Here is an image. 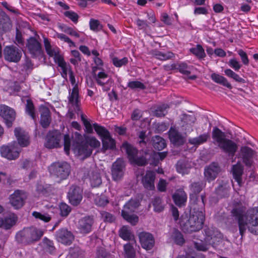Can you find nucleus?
<instances>
[{
	"mask_svg": "<svg viewBox=\"0 0 258 258\" xmlns=\"http://www.w3.org/2000/svg\"><path fill=\"white\" fill-rule=\"evenodd\" d=\"M206 196L202 195L196 197L191 200L194 205L191 208L189 216L182 215L180 225L182 230L187 233L198 231L203 228L205 221V211Z\"/></svg>",
	"mask_w": 258,
	"mask_h": 258,
	"instance_id": "obj_1",
	"label": "nucleus"
},
{
	"mask_svg": "<svg viewBox=\"0 0 258 258\" xmlns=\"http://www.w3.org/2000/svg\"><path fill=\"white\" fill-rule=\"evenodd\" d=\"M231 214L237 221L240 234L242 236L246 229L251 234L258 235V207L245 212L240 208H234Z\"/></svg>",
	"mask_w": 258,
	"mask_h": 258,
	"instance_id": "obj_2",
	"label": "nucleus"
},
{
	"mask_svg": "<svg viewBox=\"0 0 258 258\" xmlns=\"http://www.w3.org/2000/svg\"><path fill=\"white\" fill-rule=\"evenodd\" d=\"M213 143L229 156H234L238 149L237 145L232 140L227 139L226 134L217 127H214L212 133Z\"/></svg>",
	"mask_w": 258,
	"mask_h": 258,
	"instance_id": "obj_3",
	"label": "nucleus"
},
{
	"mask_svg": "<svg viewBox=\"0 0 258 258\" xmlns=\"http://www.w3.org/2000/svg\"><path fill=\"white\" fill-rule=\"evenodd\" d=\"M43 235L42 230L35 227L23 229L16 235L17 242L27 245L38 241Z\"/></svg>",
	"mask_w": 258,
	"mask_h": 258,
	"instance_id": "obj_4",
	"label": "nucleus"
},
{
	"mask_svg": "<svg viewBox=\"0 0 258 258\" xmlns=\"http://www.w3.org/2000/svg\"><path fill=\"white\" fill-rule=\"evenodd\" d=\"M140 205V202L137 199H131L123 207L121 210V216L124 220L135 226L139 222V217L134 214L135 211Z\"/></svg>",
	"mask_w": 258,
	"mask_h": 258,
	"instance_id": "obj_5",
	"label": "nucleus"
},
{
	"mask_svg": "<svg viewBox=\"0 0 258 258\" xmlns=\"http://www.w3.org/2000/svg\"><path fill=\"white\" fill-rule=\"evenodd\" d=\"M96 133L101 137L104 150L113 149L115 147V142L110 136L109 131L104 127L96 123L93 124Z\"/></svg>",
	"mask_w": 258,
	"mask_h": 258,
	"instance_id": "obj_6",
	"label": "nucleus"
},
{
	"mask_svg": "<svg viewBox=\"0 0 258 258\" xmlns=\"http://www.w3.org/2000/svg\"><path fill=\"white\" fill-rule=\"evenodd\" d=\"M49 170L52 174L61 180L69 176L71 172V166L66 162H55L50 165Z\"/></svg>",
	"mask_w": 258,
	"mask_h": 258,
	"instance_id": "obj_7",
	"label": "nucleus"
},
{
	"mask_svg": "<svg viewBox=\"0 0 258 258\" xmlns=\"http://www.w3.org/2000/svg\"><path fill=\"white\" fill-rule=\"evenodd\" d=\"M205 242L209 243L213 247H216L223 240L222 234L216 228L213 227H206L204 229Z\"/></svg>",
	"mask_w": 258,
	"mask_h": 258,
	"instance_id": "obj_8",
	"label": "nucleus"
},
{
	"mask_svg": "<svg viewBox=\"0 0 258 258\" xmlns=\"http://www.w3.org/2000/svg\"><path fill=\"white\" fill-rule=\"evenodd\" d=\"M21 151V149L18 147L16 142L11 143L7 146H3L0 148L2 156L10 160L17 159Z\"/></svg>",
	"mask_w": 258,
	"mask_h": 258,
	"instance_id": "obj_9",
	"label": "nucleus"
},
{
	"mask_svg": "<svg viewBox=\"0 0 258 258\" xmlns=\"http://www.w3.org/2000/svg\"><path fill=\"white\" fill-rule=\"evenodd\" d=\"M125 170V163L122 158H119L113 163L111 166V175L114 181L120 180Z\"/></svg>",
	"mask_w": 258,
	"mask_h": 258,
	"instance_id": "obj_10",
	"label": "nucleus"
},
{
	"mask_svg": "<svg viewBox=\"0 0 258 258\" xmlns=\"http://www.w3.org/2000/svg\"><path fill=\"white\" fill-rule=\"evenodd\" d=\"M62 138L61 133L56 130L49 131L45 138V147L53 149L60 147V142Z\"/></svg>",
	"mask_w": 258,
	"mask_h": 258,
	"instance_id": "obj_11",
	"label": "nucleus"
},
{
	"mask_svg": "<svg viewBox=\"0 0 258 258\" xmlns=\"http://www.w3.org/2000/svg\"><path fill=\"white\" fill-rule=\"evenodd\" d=\"M21 50L18 47L11 45L7 46L4 49L5 59L10 62H18L22 57Z\"/></svg>",
	"mask_w": 258,
	"mask_h": 258,
	"instance_id": "obj_12",
	"label": "nucleus"
},
{
	"mask_svg": "<svg viewBox=\"0 0 258 258\" xmlns=\"http://www.w3.org/2000/svg\"><path fill=\"white\" fill-rule=\"evenodd\" d=\"M26 46L32 57L36 58L43 54L41 43L34 37L27 40Z\"/></svg>",
	"mask_w": 258,
	"mask_h": 258,
	"instance_id": "obj_13",
	"label": "nucleus"
},
{
	"mask_svg": "<svg viewBox=\"0 0 258 258\" xmlns=\"http://www.w3.org/2000/svg\"><path fill=\"white\" fill-rule=\"evenodd\" d=\"M0 116L3 118L7 127H11L15 119L16 112L9 106L1 104L0 105Z\"/></svg>",
	"mask_w": 258,
	"mask_h": 258,
	"instance_id": "obj_14",
	"label": "nucleus"
},
{
	"mask_svg": "<svg viewBox=\"0 0 258 258\" xmlns=\"http://www.w3.org/2000/svg\"><path fill=\"white\" fill-rule=\"evenodd\" d=\"M68 198L72 205H78L82 200L83 189L78 185H72L68 191Z\"/></svg>",
	"mask_w": 258,
	"mask_h": 258,
	"instance_id": "obj_15",
	"label": "nucleus"
},
{
	"mask_svg": "<svg viewBox=\"0 0 258 258\" xmlns=\"http://www.w3.org/2000/svg\"><path fill=\"white\" fill-rule=\"evenodd\" d=\"M221 169L218 164L213 162L206 166L204 169V178L206 181L210 182L214 180L220 173Z\"/></svg>",
	"mask_w": 258,
	"mask_h": 258,
	"instance_id": "obj_16",
	"label": "nucleus"
},
{
	"mask_svg": "<svg viewBox=\"0 0 258 258\" xmlns=\"http://www.w3.org/2000/svg\"><path fill=\"white\" fill-rule=\"evenodd\" d=\"M139 238L142 247L146 249L150 250L154 246L155 239L153 235L147 232H142L139 234Z\"/></svg>",
	"mask_w": 258,
	"mask_h": 258,
	"instance_id": "obj_17",
	"label": "nucleus"
},
{
	"mask_svg": "<svg viewBox=\"0 0 258 258\" xmlns=\"http://www.w3.org/2000/svg\"><path fill=\"white\" fill-rule=\"evenodd\" d=\"M56 239L59 242L69 245L74 239L73 233L66 228H62L56 231Z\"/></svg>",
	"mask_w": 258,
	"mask_h": 258,
	"instance_id": "obj_18",
	"label": "nucleus"
},
{
	"mask_svg": "<svg viewBox=\"0 0 258 258\" xmlns=\"http://www.w3.org/2000/svg\"><path fill=\"white\" fill-rule=\"evenodd\" d=\"M25 198L26 196L22 190H17L11 195L10 203L15 209H18L23 206Z\"/></svg>",
	"mask_w": 258,
	"mask_h": 258,
	"instance_id": "obj_19",
	"label": "nucleus"
},
{
	"mask_svg": "<svg viewBox=\"0 0 258 258\" xmlns=\"http://www.w3.org/2000/svg\"><path fill=\"white\" fill-rule=\"evenodd\" d=\"M231 187L227 180H220L218 185L216 188L215 192L219 199L228 197L230 195Z\"/></svg>",
	"mask_w": 258,
	"mask_h": 258,
	"instance_id": "obj_20",
	"label": "nucleus"
},
{
	"mask_svg": "<svg viewBox=\"0 0 258 258\" xmlns=\"http://www.w3.org/2000/svg\"><path fill=\"white\" fill-rule=\"evenodd\" d=\"M155 177V172L150 170L147 171L142 179V183L144 188L149 190H154Z\"/></svg>",
	"mask_w": 258,
	"mask_h": 258,
	"instance_id": "obj_21",
	"label": "nucleus"
},
{
	"mask_svg": "<svg viewBox=\"0 0 258 258\" xmlns=\"http://www.w3.org/2000/svg\"><path fill=\"white\" fill-rule=\"evenodd\" d=\"M93 224V218L90 216H86L79 220L78 227L81 233L86 234L91 231Z\"/></svg>",
	"mask_w": 258,
	"mask_h": 258,
	"instance_id": "obj_22",
	"label": "nucleus"
},
{
	"mask_svg": "<svg viewBox=\"0 0 258 258\" xmlns=\"http://www.w3.org/2000/svg\"><path fill=\"white\" fill-rule=\"evenodd\" d=\"M14 133L17 139L18 144L21 147H25L29 145V137L27 133L19 127L15 129Z\"/></svg>",
	"mask_w": 258,
	"mask_h": 258,
	"instance_id": "obj_23",
	"label": "nucleus"
},
{
	"mask_svg": "<svg viewBox=\"0 0 258 258\" xmlns=\"http://www.w3.org/2000/svg\"><path fill=\"white\" fill-rule=\"evenodd\" d=\"M169 137L171 142L175 145H182L185 142V138L181 134L172 127L169 131Z\"/></svg>",
	"mask_w": 258,
	"mask_h": 258,
	"instance_id": "obj_24",
	"label": "nucleus"
},
{
	"mask_svg": "<svg viewBox=\"0 0 258 258\" xmlns=\"http://www.w3.org/2000/svg\"><path fill=\"white\" fill-rule=\"evenodd\" d=\"M39 111L40 112V124L43 128H47L51 122L50 111L47 107L41 106Z\"/></svg>",
	"mask_w": 258,
	"mask_h": 258,
	"instance_id": "obj_25",
	"label": "nucleus"
},
{
	"mask_svg": "<svg viewBox=\"0 0 258 258\" xmlns=\"http://www.w3.org/2000/svg\"><path fill=\"white\" fill-rule=\"evenodd\" d=\"M69 101L74 107L75 112L78 113L80 111L79 105V91L77 87H75L69 97Z\"/></svg>",
	"mask_w": 258,
	"mask_h": 258,
	"instance_id": "obj_26",
	"label": "nucleus"
},
{
	"mask_svg": "<svg viewBox=\"0 0 258 258\" xmlns=\"http://www.w3.org/2000/svg\"><path fill=\"white\" fill-rule=\"evenodd\" d=\"M240 152L244 163L246 166H250L251 164L250 159L254 155V151L248 147L244 146L241 148Z\"/></svg>",
	"mask_w": 258,
	"mask_h": 258,
	"instance_id": "obj_27",
	"label": "nucleus"
},
{
	"mask_svg": "<svg viewBox=\"0 0 258 258\" xmlns=\"http://www.w3.org/2000/svg\"><path fill=\"white\" fill-rule=\"evenodd\" d=\"M210 137V134L208 133L200 135L195 138H190L188 140V143L195 147H198L207 142Z\"/></svg>",
	"mask_w": 258,
	"mask_h": 258,
	"instance_id": "obj_28",
	"label": "nucleus"
},
{
	"mask_svg": "<svg viewBox=\"0 0 258 258\" xmlns=\"http://www.w3.org/2000/svg\"><path fill=\"white\" fill-rule=\"evenodd\" d=\"M121 149L127 155V157L131 162L138 154V150L132 145L124 142L122 144Z\"/></svg>",
	"mask_w": 258,
	"mask_h": 258,
	"instance_id": "obj_29",
	"label": "nucleus"
},
{
	"mask_svg": "<svg viewBox=\"0 0 258 258\" xmlns=\"http://www.w3.org/2000/svg\"><path fill=\"white\" fill-rule=\"evenodd\" d=\"M141 151L146 156H151V154L152 153V151L149 149H146L144 150L143 149L141 150ZM132 163L135 164L138 166H144L148 164V159L146 157L144 156H142L141 157H137L136 156L135 158L131 162Z\"/></svg>",
	"mask_w": 258,
	"mask_h": 258,
	"instance_id": "obj_30",
	"label": "nucleus"
},
{
	"mask_svg": "<svg viewBox=\"0 0 258 258\" xmlns=\"http://www.w3.org/2000/svg\"><path fill=\"white\" fill-rule=\"evenodd\" d=\"M206 184L202 181L194 182L189 186V188L190 190L195 194V196H192V197H190V202L191 204L194 205V203L192 202L191 200L194 198H195L196 197H200V196H198L197 195L199 194L202 189L205 187ZM202 195H201V196ZM205 196V195H204Z\"/></svg>",
	"mask_w": 258,
	"mask_h": 258,
	"instance_id": "obj_31",
	"label": "nucleus"
},
{
	"mask_svg": "<svg viewBox=\"0 0 258 258\" xmlns=\"http://www.w3.org/2000/svg\"><path fill=\"white\" fill-rule=\"evenodd\" d=\"M78 153L80 156H83L84 158L89 157L92 153V149L89 148L85 142H81L79 144L76 148Z\"/></svg>",
	"mask_w": 258,
	"mask_h": 258,
	"instance_id": "obj_32",
	"label": "nucleus"
},
{
	"mask_svg": "<svg viewBox=\"0 0 258 258\" xmlns=\"http://www.w3.org/2000/svg\"><path fill=\"white\" fill-rule=\"evenodd\" d=\"M172 198L174 203L179 207L184 205L187 200L186 193L181 189L177 190L173 195Z\"/></svg>",
	"mask_w": 258,
	"mask_h": 258,
	"instance_id": "obj_33",
	"label": "nucleus"
},
{
	"mask_svg": "<svg viewBox=\"0 0 258 258\" xmlns=\"http://www.w3.org/2000/svg\"><path fill=\"white\" fill-rule=\"evenodd\" d=\"M243 171V167L239 163H237L236 165L233 166L232 172L233 177L239 186H241L242 184L241 176Z\"/></svg>",
	"mask_w": 258,
	"mask_h": 258,
	"instance_id": "obj_34",
	"label": "nucleus"
},
{
	"mask_svg": "<svg viewBox=\"0 0 258 258\" xmlns=\"http://www.w3.org/2000/svg\"><path fill=\"white\" fill-rule=\"evenodd\" d=\"M12 27V22L9 17L5 13L0 14V29L7 32L9 31Z\"/></svg>",
	"mask_w": 258,
	"mask_h": 258,
	"instance_id": "obj_35",
	"label": "nucleus"
},
{
	"mask_svg": "<svg viewBox=\"0 0 258 258\" xmlns=\"http://www.w3.org/2000/svg\"><path fill=\"white\" fill-rule=\"evenodd\" d=\"M17 220V217L16 215H10L4 219L0 220V227H3L5 229H10L15 224Z\"/></svg>",
	"mask_w": 258,
	"mask_h": 258,
	"instance_id": "obj_36",
	"label": "nucleus"
},
{
	"mask_svg": "<svg viewBox=\"0 0 258 258\" xmlns=\"http://www.w3.org/2000/svg\"><path fill=\"white\" fill-rule=\"evenodd\" d=\"M151 53L156 58L161 60H166L175 57V54L171 51L161 52L157 50H152Z\"/></svg>",
	"mask_w": 258,
	"mask_h": 258,
	"instance_id": "obj_37",
	"label": "nucleus"
},
{
	"mask_svg": "<svg viewBox=\"0 0 258 258\" xmlns=\"http://www.w3.org/2000/svg\"><path fill=\"white\" fill-rule=\"evenodd\" d=\"M212 80L215 83L222 85L229 89L232 88L231 85L228 82L227 80L222 76L216 73L212 74L211 76Z\"/></svg>",
	"mask_w": 258,
	"mask_h": 258,
	"instance_id": "obj_38",
	"label": "nucleus"
},
{
	"mask_svg": "<svg viewBox=\"0 0 258 258\" xmlns=\"http://www.w3.org/2000/svg\"><path fill=\"white\" fill-rule=\"evenodd\" d=\"M153 146L158 151H161L166 146L165 140L159 136H155L152 138Z\"/></svg>",
	"mask_w": 258,
	"mask_h": 258,
	"instance_id": "obj_39",
	"label": "nucleus"
},
{
	"mask_svg": "<svg viewBox=\"0 0 258 258\" xmlns=\"http://www.w3.org/2000/svg\"><path fill=\"white\" fill-rule=\"evenodd\" d=\"M119 235L124 240L129 241L134 238V235L127 226H122L119 231Z\"/></svg>",
	"mask_w": 258,
	"mask_h": 258,
	"instance_id": "obj_40",
	"label": "nucleus"
},
{
	"mask_svg": "<svg viewBox=\"0 0 258 258\" xmlns=\"http://www.w3.org/2000/svg\"><path fill=\"white\" fill-rule=\"evenodd\" d=\"M181 119L182 122V126L183 127L187 125L192 130L191 128L196 120V118L194 114L188 115L183 114L182 115Z\"/></svg>",
	"mask_w": 258,
	"mask_h": 258,
	"instance_id": "obj_41",
	"label": "nucleus"
},
{
	"mask_svg": "<svg viewBox=\"0 0 258 258\" xmlns=\"http://www.w3.org/2000/svg\"><path fill=\"white\" fill-rule=\"evenodd\" d=\"M89 176L92 186L97 187L101 184L102 179L100 174L97 172L92 171L91 173L89 174Z\"/></svg>",
	"mask_w": 258,
	"mask_h": 258,
	"instance_id": "obj_42",
	"label": "nucleus"
},
{
	"mask_svg": "<svg viewBox=\"0 0 258 258\" xmlns=\"http://www.w3.org/2000/svg\"><path fill=\"white\" fill-rule=\"evenodd\" d=\"M169 106L166 104H163L158 106L154 111V115L156 117H163L167 113V109Z\"/></svg>",
	"mask_w": 258,
	"mask_h": 258,
	"instance_id": "obj_43",
	"label": "nucleus"
},
{
	"mask_svg": "<svg viewBox=\"0 0 258 258\" xmlns=\"http://www.w3.org/2000/svg\"><path fill=\"white\" fill-rule=\"evenodd\" d=\"M84 142L91 149L98 148L100 146V142L94 137L87 136L85 137Z\"/></svg>",
	"mask_w": 258,
	"mask_h": 258,
	"instance_id": "obj_44",
	"label": "nucleus"
},
{
	"mask_svg": "<svg viewBox=\"0 0 258 258\" xmlns=\"http://www.w3.org/2000/svg\"><path fill=\"white\" fill-rule=\"evenodd\" d=\"M189 50L199 58H203L206 56L204 49L200 44L197 45L196 47L190 48Z\"/></svg>",
	"mask_w": 258,
	"mask_h": 258,
	"instance_id": "obj_45",
	"label": "nucleus"
},
{
	"mask_svg": "<svg viewBox=\"0 0 258 258\" xmlns=\"http://www.w3.org/2000/svg\"><path fill=\"white\" fill-rule=\"evenodd\" d=\"M190 67L184 62L177 63L176 70L184 75L188 76L190 74Z\"/></svg>",
	"mask_w": 258,
	"mask_h": 258,
	"instance_id": "obj_46",
	"label": "nucleus"
},
{
	"mask_svg": "<svg viewBox=\"0 0 258 258\" xmlns=\"http://www.w3.org/2000/svg\"><path fill=\"white\" fill-rule=\"evenodd\" d=\"M172 237L174 242L178 245H182L185 242L181 233L176 229L174 230Z\"/></svg>",
	"mask_w": 258,
	"mask_h": 258,
	"instance_id": "obj_47",
	"label": "nucleus"
},
{
	"mask_svg": "<svg viewBox=\"0 0 258 258\" xmlns=\"http://www.w3.org/2000/svg\"><path fill=\"white\" fill-rule=\"evenodd\" d=\"M26 112L31 116L33 120H36V116L35 113V109L33 103L31 100H27L26 105Z\"/></svg>",
	"mask_w": 258,
	"mask_h": 258,
	"instance_id": "obj_48",
	"label": "nucleus"
},
{
	"mask_svg": "<svg viewBox=\"0 0 258 258\" xmlns=\"http://www.w3.org/2000/svg\"><path fill=\"white\" fill-rule=\"evenodd\" d=\"M126 256L127 258H134L136 256V251L130 243L125 244L123 246Z\"/></svg>",
	"mask_w": 258,
	"mask_h": 258,
	"instance_id": "obj_49",
	"label": "nucleus"
},
{
	"mask_svg": "<svg viewBox=\"0 0 258 258\" xmlns=\"http://www.w3.org/2000/svg\"><path fill=\"white\" fill-rule=\"evenodd\" d=\"M224 73L226 76L234 79L235 81L239 83H244V80L240 77L238 75L236 74L230 69H226Z\"/></svg>",
	"mask_w": 258,
	"mask_h": 258,
	"instance_id": "obj_50",
	"label": "nucleus"
},
{
	"mask_svg": "<svg viewBox=\"0 0 258 258\" xmlns=\"http://www.w3.org/2000/svg\"><path fill=\"white\" fill-rule=\"evenodd\" d=\"M152 205L154 206V210L156 212H160L164 209L162 204V200L159 197H155L153 199Z\"/></svg>",
	"mask_w": 258,
	"mask_h": 258,
	"instance_id": "obj_51",
	"label": "nucleus"
},
{
	"mask_svg": "<svg viewBox=\"0 0 258 258\" xmlns=\"http://www.w3.org/2000/svg\"><path fill=\"white\" fill-rule=\"evenodd\" d=\"M209 243L200 241V242H195L194 247L197 250L199 251H206L209 249Z\"/></svg>",
	"mask_w": 258,
	"mask_h": 258,
	"instance_id": "obj_52",
	"label": "nucleus"
},
{
	"mask_svg": "<svg viewBox=\"0 0 258 258\" xmlns=\"http://www.w3.org/2000/svg\"><path fill=\"white\" fill-rule=\"evenodd\" d=\"M43 243L45 249L49 253H52L54 250L55 247L53 245V243L52 241L50 240L48 238L45 237L43 239Z\"/></svg>",
	"mask_w": 258,
	"mask_h": 258,
	"instance_id": "obj_53",
	"label": "nucleus"
},
{
	"mask_svg": "<svg viewBox=\"0 0 258 258\" xmlns=\"http://www.w3.org/2000/svg\"><path fill=\"white\" fill-rule=\"evenodd\" d=\"M177 171L182 174L187 173L188 168L186 167V163L183 161H179L176 164Z\"/></svg>",
	"mask_w": 258,
	"mask_h": 258,
	"instance_id": "obj_54",
	"label": "nucleus"
},
{
	"mask_svg": "<svg viewBox=\"0 0 258 258\" xmlns=\"http://www.w3.org/2000/svg\"><path fill=\"white\" fill-rule=\"evenodd\" d=\"M32 215L35 218L40 219L42 221H43L45 222H49L51 219V217L48 214H43L40 212H36V211L33 212L32 213Z\"/></svg>",
	"mask_w": 258,
	"mask_h": 258,
	"instance_id": "obj_55",
	"label": "nucleus"
},
{
	"mask_svg": "<svg viewBox=\"0 0 258 258\" xmlns=\"http://www.w3.org/2000/svg\"><path fill=\"white\" fill-rule=\"evenodd\" d=\"M100 214L101 218L104 222L112 223L115 221V217L112 214L107 212L101 211Z\"/></svg>",
	"mask_w": 258,
	"mask_h": 258,
	"instance_id": "obj_56",
	"label": "nucleus"
},
{
	"mask_svg": "<svg viewBox=\"0 0 258 258\" xmlns=\"http://www.w3.org/2000/svg\"><path fill=\"white\" fill-rule=\"evenodd\" d=\"M128 62V59L127 57H123L121 59L115 57L112 58V63L116 67H121L125 66Z\"/></svg>",
	"mask_w": 258,
	"mask_h": 258,
	"instance_id": "obj_57",
	"label": "nucleus"
},
{
	"mask_svg": "<svg viewBox=\"0 0 258 258\" xmlns=\"http://www.w3.org/2000/svg\"><path fill=\"white\" fill-rule=\"evenodd\" d=\"M51 57H53L54 61L57 62L59 66H62L66 63L63 57L59 54L57 51L55 50L53 51V54L49 55Z\"/></svg>",
	"mask_w": 258,
	"mask_h": 258,
	"instance_id": "obj_58",
	"label": "nucleus"
},
{
	"mask_svg": "<svg viewBox=\"0 0 258 258\" xmlns=\"http://www.w3.org/2000/svg\"><path fill=\"white\" fill-rule=\"evenodd\" d=\"M60 214L62 217H67L71 211V208L65 203H61L59 205Z\"/></svg>",
	"mask_w": 258,
	"mask_h": 258,
	"instance_id": "obj_59",
	"label": "nucleus"
},
{
	"mask_svg": "<svg viewBox=\"0 0 258 258\" xmlns=\"http://www.w3.org/2000/svg\"><path fill=\"white\" fill-rule=\"evenodd\" d=\"M95 202L99 206H104L108 203V201L104 195H101L96 196L95 199Z\"/></svg>",
	"mask_w": 258,
	"mask_h": 258,
	"instance_id": "obj_60",
	"label": "nucleus"
},
{
	"mask_svg": "<svg viewBox=\"0 0 258 258\" xmlns=\"http://www.w3.org/2000/svg\"><path fill=\"white\" fill-rule=\"evenodd\" d=\"M81 120L83 121V124L86 128V132L88 133H90V134L92 133L93 132V127H92L91 124L89 122V121L85 117L83 114H81Z\"/></svg>",
	"mask_w": 258,
	"mask_h": 258,
	"instance_id": "obj_61",
	"label": "nucleus"
},
{
	"mask_svg": "<svg viewBox=\"0 0 258 258\" xmlns=\"http://www.w3.org/2000/svg\"><path fill=\"white\" fill-rule=\"evenodd\" d=\"M43 39L44 45L46 52H47L48 55H52L53 51H54L55 50L54 49L52 48L51 45L48 38L43 37Z\"/></svg>",
	"mask_w": 258,
	"mask_h": 258,
	"instance_id": "obj_62",
	"label": "nucleus"
},
{
	"mask_svg": "<svg viewBox=\"0 0 258 258\" xmlns=\"http://www.w3.org/2000/svg\"><path fill=\"white\" fill-rule=\"evenodd\" d=\"M127 86L132 89H144L145 88V85L139 81H131L128 82Z\"/></svg>",
	"mask_w": 258,
	"mask_h": 258,
	"instance_id": "obj_63",
	"label": "nucleus"
},
{
	"mask_svg": "<svg viewBox=\"0 0 258 258\" xmlns=\"http://www.w3.org/2000/svg\"><path fill=\"white\" fill-rule=\"evenodd\" d=\"M109 255L102 247L98 248L96 252V258H109Z\"/></svg>",
	"mask_w": 258,
	"mask_h": 258,
	"instance_id": "obj_64",
	"label": "nucleus"
}]
</instances>
